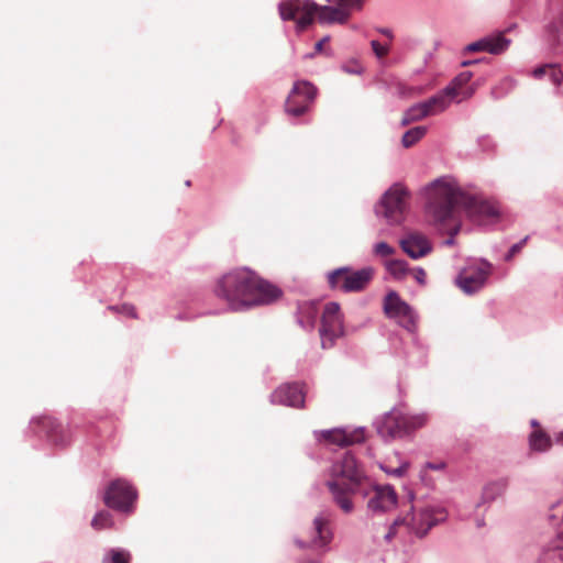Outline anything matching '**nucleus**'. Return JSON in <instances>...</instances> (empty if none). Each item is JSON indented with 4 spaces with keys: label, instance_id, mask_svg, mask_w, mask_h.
Returning <instances> with one entry per match:
<instances>
[{
    "label": "nucleus",
    "instance_id": "obj_1",
    "mask_svg": "<svg viewBox=\"0 0 563 563\" xmlns=\"http://www.w3.org/2000/svg\"><path fill=\"white\" fill-rule=\"evenodd\" d=\"M214 295L234 311L277 301L283 291L249 268H235L223 274L216 283Z\"/></svg>",
    "mask_w": 563,
    "mask_h": 563
},
{
    "label": "nucleus",
    "instance_id": "obj_2",
    "mask_svg": "<svg viewBox=\"0 0 563 563\" xmlns=\"http://www.w3.org/2000/svg\"><path fill=\"white\" fill-rule=\"evenodd\" d=\"M338 7L319 5L310 0H288L279 4V14L283 20H291L297 23L298 31L309 26L314 18L319 23L344 24L351 10H361L364 0H336Z\"/></svg>",
    "mask_w": 563,
    "mask_h": 563
},
{
    "label": "nucleus",
    "instance_id": "obj_3",
    "mask_svg": "<svg viewBox=\"0 0 563 563\" xmlns=\"http://www.w3.org/2000/svg\"><path fill=\"white\" fill-rule=\"evenodd\" d=\"M365 479L364 472L355 457L346 452L332 465L327 487L339 507L344 512H351L353 510L351 496L363 487Z\"/></svg>",
    "mask_w": 563,
    "mask_h": 563
},
{
    "label": "nucleus",
    "instance_id": "obj_4",
    "mask_svg": "<svg viewBox=\"0 0 563 563\" xmlns=\"http://www.w3.org/2000/svg\"><path fill=\"white\" fill-rule=\"evenodd\" d=\"M427 200L428 213L437 223L453 220L460 207H470L473 202L456 181L449 177L439 178L427 188Z\"/></svg>",
    "mask_w": 563,
    "mask_h": 563
},
{
    "label": "nucleus",
    "instance_id": "obj_5",
    "mask_svg": "<svg viewBox=\"0 0 563 563\" xmlns=\"http://www.w3.org/2000/svg\"><path fill=\"white\" fill-rule=\"evenodd\" d=\"M375 275L373 267H363L354 271L350 267H340L328 274V284L331 289L344 292H358L364 290Z\"/></svg>",
    "mask_w": 563,
    "mask_h": 563
},
{
    "label": "nucleus",
    "instance_id": "obj_6",
    "mask_svg": "<svg viewBox=\"0 0 563 563\" xmlns=\"http://www.w3.org/2000/svg\"><path fill=\"white\" fill-rule=\"evenodd\" d=\"M421 426L420 418L408 417L399 410H391L377 423V432L383 439L393 440L402 438Z\"/></svg>",
    "mask_w": 563,
    "mask_h": 563
},
{
    "label": "nucleus",
    "instance_id": "obj_7",
    "mask_svg": "<svg viewBox=\"0 0 563 563\" xmlns=\"http://www.w3.org/2000/svg\"><path fill=\"white\" fill-rule=\"evenodd\" d=\"M137 498L136 489L125 479L112 481L103 496L104 504L118 511L131 512Z\"/></svg>",
    "mask_w": 563,
    "mask_h": 563
},
{
    "label": "nucleus",
    "instance_id": "obj_8",
    "mask_svg": "<svg viewBox=\"0 0 563 563\" xmlns=\"http://www.w3.org/2000/svg\"><path fill=\"white\" fill-rule=\"evenodd\" d=\"M317 92L316 86L310 81H296L285 102L286 113L292 117L305 114L313 103Z\"/></svg>",
    "mask_w": 563,
    "mask_h": 563
},
{
    "label": "nucleus",
    "instance_id": "obj_9",
    "mask_svg": "<svg viewBox=\"0 0 563 563\" xmlns=\"http://www.w3.org/2000/svg\"><path fill=\"white\" fill-rule=\"evenodd\" d=\"M407 190L399 184L391 186L380 200L378 211L390 224H399L406 211Z\"/></svg>",
    "mask_w": 563,
    "mask_h": 563
},
{
    "label": "nucleus",
    "instance_id": "obj_10",
    "mask_svg": "<svg viewBox=\"0 0 563 563\" xmlns=\"http://www.w3.org/2000/svg\"><path fill=\"white\" fill-rule=\"evenodd\" d=\"M343 320L340 312V306L336 302H329L324 306L320 336L323 349H329L334 341L343 334Z\"/></svg>",
    "mask_w": 563,
    "mask_h": 563
},
{
    "label": "nucleus",
    "instance_id": "obj_11",
    "mask_svg": "<svg viewBox=\"0 0 563 563\" xmlns=\"http://www.w3.org/2000/svg\"><path fill=\"white\" fill-rule=\"evenodd\" d=\"M449 107L445 95H435L424 102L410 107L402 115L401 125H408L427 117L443 112Z\"/></svg>",
    "mask_w": 563,
    "mask_h": 563
},
{
    "label": "nucleus",
    "instance_id": "obj_12",
    "mask_svg": "<svg viewBox=\"0 0 563 563\" xmlns=\"http://www.w3.org/2000/svg\"><path fill=\"white\" fill-rule=\"evenodd\" d=\"M490 272L492 264L483 261L477 266L463 268L456 278V283L464 292L473 294L484 286Z\"/></svg>",
    "mask_w": 563,
    "mask_h": 563
},
{
    "label": "nucleus",
    "instance_id": "obj_13",
    "mask_svg": "<svg viewBox=\"0 0 563 563\" xmlns=\"http://www.w3.org/2000/svg\"><path fill=\"white\" fill-rule=\"evenodd\" d=\"M332 533L329 528V519L323 515L317 516L312 526L308 528L297 540L299 547L321 548L330 543Z\"/></svg>",
    "mask_w": 563,
    "mask_h": 563
},
{
    "label": "nucleus",
    "instance_id": "obj_14",
    "mask_svg": "<svg viewBox=\"0 0 563 563\" xmlns=\"http://www.w3.org/2000/svg\"><path fill=\"white\" fill-rule=\"evenodd\" d=\"M384 311L389 318L398 320L407 330H412L416 317L410 306L396 291H389L384 300Z\"/></svg>",
    "mask_w": 563,
    "mask_h": 563
},
{
    "label": "nucleus",
    "instance_id": "obj_15",
    "mask_svg": "<svg viewBox=\"0 0 563 563\" xmlns=\"http://www.w3.org/2000/svg\"><path fill=\"white\" fill-rule=\"evenodd\" d=\"M305 397L306 391L303 390V385L298 383H291L283 384L278 388H276L271 396V400L273 404L276 405H284L294 408H303Z\"/></svg>",
    "mask_w": 563,
    "mask_h": 563
},
{
    "label": "nucleus",
    "instance_id": "obj_16",
    "mask_svg": "<svg viewBox=\"0 0 563 563\" xmlns=\"http://www.w3.org/2000/svg\"><path fill=\"white\" fill-rule=\"evenodd\" d=\"M439 517H435L432 510L424 509L419 512V515L410 514L404 517L402 519L396 520L395 525H406L412 530L417 536L423 537L428 530L438 523V521L443 519V512H437Z\"/></svg>",
    "mask_w": 563,
    "mask_h": 563
},
{
    "label": "nucleus",
    "instance_id": "obj_17",
    "mask_svg": "<svg viewBox=\"0 0 563 563\" xmlns=\"http://www.w3.org/2000/svg\"><path fill=\"white\" fill-rule=\"evenodd\" d=\"M473 74L471 71H462L460 73L442 92L439 95H445L446 100L450 102L452 99H457V101H462L471 98L476 90L475 86H468Z\"/></svg>",
    "mask_w": 563,
    "mask_h": 563
},
{
    "label": "nucleus",
    "instance_id": "obj_18",
    "mask_svg": "<svg viewBox=\"0 0 563 563\" xmlns=\"http://www.w3.org/2000/svg\"><path fill=\"white\" fill-rule=\"evenodd\" d=\"M396 503L397 495L390 486H374L367 501V507L373 512H385L393 509Z\"/></svg>",
    "mask_w": 563,
    "mask_h": 563
},
{
    "label": "nucleus",
    "instance_id": "obj_19",
    "mask_svg": "<svg viewBox=\"0 0 563 563\" xmlns=\"http://www.w3.org/2000/svg\"><path fill=\"white\" fill-rule=\"evenodd\" d=\"M552 518L561 512L562 519L558 526L556 540L552 548L543 552L540 563H563V499L552 507Z\"/></svg>",
    "mask_w": 563,
    "mask_h": 563
},
{
    "label": "nucleus",
    "instance_id": "obj_20",
    "mask_svg": "<svg viewBox=\"0 0 563 563\" xmlns=\"http://www.w3.org/2000/svg\"><path fill=\"white\" fill-rule=\"evenodd\" d=\"M38 422L46 430L48 439L55 444L65 446L71 441L73 432L69 426H64L59 421L51 417H43Z\"/></svg>",
    "mask_w": 563,
    "mask_h": 563
},
{
    "label": "nucleus",
    "instance_id": "obj_21",
    "mask_svg": "<svg viewBox=\"0 0 563 563\" xmlns=\"http://www.w3.org/2000/svg\"><path fill=\"white\" fill-rule=\"evenodd\" d=\"M402 251L411 258H420L432 250L429 240L421 233L412 232L400 241Z\"/></svg>",
    "mask_w": 563,
    "mask_h": 563
},
{
    "label": "nucleus",
    "instance_id": "obj_22",
    "mask_svg": "<svg viewBox=\"0 0 563 563\" xmlns=\"http://www.w3.org/2000/svg\"><path fill=\"white\" fill-rule=\"evenodd\" d=\"M321 438L331 443L340 446H347L364 441V433L362 430H354L346 432L343 429L325 430L321 432Z\"/></svg>",
    "mask_w": 563,
    "mask_h": 563
},
{
    "label": "nucleus",
    "instance_id": "obj_23",
    "mask_svg": "<svg viewBox=\"0 0 563 563\" xmlns=\"http://www.w3.org/2000/svg\"><path fill=\"white\" fill-rule=\"evenodd\" d=\"M533 431L529 435V444L531 450L544 452L552 446L550 435L541 428L537 420H531Z\"/></svg>",
    "mask_w": 563,
    "mask_h": 563
},
{
    "label": "nucleus",
    "instance_id": "obj_24",
    "mask_svg": "<svg viewBox=\"0 0 563 563\" xmlns=\"http://www.w3.org/2000/svg\"><path fill=\"white\" fill-rule=\"evenodd\" d=\"M532 76L536 79H541L543 76H547L556 87L563 84V71L558 64L541 65L532 71Z\"/></svg>",
    "mask_w": 563,
    "mask_h": 563
},
{
    "label": "nucleus",
    "instance_id": "obj_25",
    "mask_svg": "<svg viewBox=\"0 0 563 563\" xmlns=\"http://www.w3.org/2000/svg\"><path fill=\"white\" fill-rule=\"evenodd\" d=\"M548 41L552 46L559 45L563 38V8L547 27Z\"/></svg>",
    "mask_w": 563,
    "mask_h": 563
},
{
    "label": "nucleus",
    "instance_id": "obj_26",
    "mask_svg": "<svg viewBox=\"0 0 563 563\" xmlns=\"http://www.w3.org/2000/svg\"><path fill=\"white\" fill-rule=\"evenodd\" d=\"M486 52L489 54L498 55L504 53L510 45V40L504 36V33L499 32L495 35L483 37Z\"/></svg>",
    "mask_w": 563,
    "mask_h": 563
},
{
    "label": "nucleus",
    "instance_id": "obj_27",
    "mask_svg": "<svg viewBox=\"0 0 563 563\" xmlns=\"http://www.w3.org/2000/svg\"><path fill=\"white\" fill-rule=\"evenodd\" d=\"M507 488V482L505 479H499L486 485L483 489V499L484 501H493L496 497L504 494Z\"/></svg>",
    "mask_w": 563,
    "mask_h": 563
},
{
    "label": "nucleus",
    "instance_id": "obj_28",
    "mask_svg": "<svg viewBox=\"0 0 563 563\" xmlns=\"http://www.w3.org/2000/svg\"><path fill=\"white\" fill-rule=\"evenodd\" d=\"M427 133L426 126H416L408 130L401 139L404 147L409 148L419 142Z\"/></svg>",
    "mask_w": 563,
    "mask_h": 563
},
{
    "label": "nucleus",
    "instance_id": "obj_29",
    "mask_svg": "<svg viewBox=\"0 0 563 563\" xmlns=\"http://www.w3.org/2000/svg\"><path fill=\"white\" fill-rule=\"evenodd\" d=\"M386 269L397 279L404 278L408 273L407 263L401 260H390L385 263Z\"/></svg>",
    "mask_w": 563,
    "mask_h": 563
},
{
    "label": "nucleus",
    "instance_id": "obj_30",
    "mask_svg": "<svg viewBox=\"0 0 563 563\" xmlns=\"http://www.w3.org/2000/svg\"><path fill=\"white\" fill-rule=\"evenodd\" d=\"M113 525L112 516L109 511H99L91 521V527L95 530H103L111 528Z\"/></svg>",
    "mask_w": 563,
    "mask_h": 563
},
{
    "label": "nucleus",
    "instance_id": "obj_31",
    "mask_svg": "<svg viewBox=\"0 0 563 563\" xmlns=\"http://www.w3.org/2000/svg\"><path fill=\"white\" fill-rule=\"evenodd\" d=\"M109 556L108 563H130L131 560L130 553L123 550H111Z\"/></svg>",
    "mask_w": 563,
    "mask_h": 563
},
{
    "label": "nucleus",
    "instance_id": "obj_32",
    "mask_svg": "<svg viewBox=\"0 0 563 563\" xmlns=\"http://www.w3.org/2000/svg\"><path fill=\"white\" fill-rule=\"evenodd\" d=\"M108 309L113 312L123 313L125 316H129L133 319L137 318V313L135 310V307L129 303H123L121 306H109Z\"/></svg>",
    "mask_w": 563,
    "mask_h": 563
},
{
    "label": "nucleus",
    "instance_id": "obj_33",
    "mask_svg": "<svg viewBox=\"0 0 563 563\" xmlns=\"http://www.w3.org/2000/svg\"><path fill=\"white\" fill-rule=\"evenodd\" d=\"M374 254L379 257H387L395 254V249L386 242H379L374 246Z\"/></svg>",
    "mask_w": 563,
    "mask_h": 563
},
{
    "label": "nucleus",
    "instance_id": "obj_34",
    "mask_svg": "<svg viewBox=\"0 0 563 563\" xmlns=\"http://www.w3.org/2000/svg\"><path fill=\"white\" fill-rule=\"evenodd\" d=\"M529 236H525L520 242L514 244L505 256V261L510 262L527 244Z\"/></svg>",
    "mask_w": 563,
    "mask_h": 563
},
{
    "label": "nucleus",
    "instance_id": "obj_35",
    "mask_svg": "<svg viewBox=\"0 0 563 563\" xmlns=\"http://www.w3.org/2000/svg\"><path fill=\"white\" fill-rule=\"evenodd\" d=\"M371 46L378 58H384L389 53V46L383 45L378 41H372Z\"/></svg>",
    "mask_w": 563,
    "mask_h": 563
},
{
    "label": "nucleus",
    "instance_id": "obj_36",
    "mask_svg": "<svg viewBox=\"0 0 563 563\" xmlns=\"http://www.w3.org/2000/svg\"><path fill=\"white\" fill-rule=\"evenodd\" d=\"M487 43L484 42L483 38L476 41V42H473L471 44H468L466 47H465V52L467 53H477V52H486V45Z\"/></svg>",
    "mask_w": 563,
    "mask_h": 563
},
{
    "label": "nucleus",
    "instance_id": "obj_37",
    "mask_svg": "<svg viewBox=\"0 0 563 563\" xmlns=\"http://www.w3.org/2000/svg\"><path fill=\"white\" fill-rule=\"evenodd\" d=\"M479 211L489 216V217H495L497 216V210L494 206L489 205V203H486V202H482L478 207Z\"/></svg>",
    "mask_w": 563,
    "mask_h": 563
},
{
    "label": "nucleus",
    "instance_id": "obj_38",
    "mask_svg": "<svg viewBox=\"0 0 563 563\" xmlns=\"http://www.w3.org/2000/svg\"><path fill=\"white\" fill-rule=\"evenodd\" d=\"M413 277L420 284V285H424L426 284V277H427V274L426 272L422 269V268H416L413 272Z\"/></svg>",
    "mask_w": 563,
    "mask_h": 563
},
{
    "label": "nucleus",
    "instance_id": "obj_39",
    "mask_svg": "<svg viewBox=\"0 0 563 563\" xmlns=\"http://www.w3.org/2000/svg\"><path fill=\"white\" fill-rule=\"evenodd\" d=\"M459 231H460V225H459V224H455V225L450 230V235H451V236H450V239H449V240H446V242H445L448 245H452V244L454 243V239H453V238H454V235H456V234L459 233Z\"/></svg>",
    "mask_w": 563,
    "mask_h": 563
},
{
    "label": "nucleus",
    "instance_id": "obj_40",
    "mask_svg": "<svg viewBox=\"0 0 563 563\" xmlns=\"http://www.w3.org/2000/svg\"><path fill=\"white\" fill-rule=\"evenodd\" d=\"M329 41V37H323L319 42L316 43L314 49L317 53L322 52L323 45Z\"/></svg>",
    "mask_w": 563,
    "mask_h": 563
},
{
    "label": "nucleus",
    "instance_id": "obj_41",
    "mask_svg": "<svg viewBox=\"0 0 563 563\" xmlns=\"http://www.w3.org/2000/svg\"><path fill=\"white\" fill-rule=\"evenodd\" d=\"M406 471H407V464H404L400 467H397V468L390 471V473L394 475H397V476H401L405 474Z\"/></svg>",
    "mask_w": 563,
    "mask_h": 563
},
{
    "label": "nucleus",
    "instance_id": "obj_42",
    "mask_svg": "<svg viewBox=\"0 0 563 563\" xmlns=\"http://www.w3.org/2000/svg\"><path fill=\"white\" fill-rule=\"evenodd\" d=\"M344 69L347 71V73H361V66H358L357 64H355L353 67L351 68H347L346 66L344 67Z\"/></svg>",
    "mask_w": 563,
    "mask_h": 563
},
{
    "label": "nucleus",
    "instance_id": "obj_43",
    "mask_svg": "<svg viewBox=\"0 0 563 563\" xmlns=\"http://www.w3.org/2000/svg\"><path fill=\"white\" fill-rule=\"evenodd\" d=\"M379 32H380L382 34L386 35L388 38H390V40L393 38V33H391V31H390V30H388V29H382V30H379Z\"/></svg>",
    "mask_w": 563,
    "mask_h": 563
},
{
    "label": "nucleus",
    "instance_id": "obj_44",
    "mask_svg": "<svg viewBox=\"0 0 563 563\" xmlns=\"http://www.w3.org/2000/svg\"><path fill=\"white\" fill-rule=\"evenodd\" d=\"M555 440H556V442H559V443H563V431L559 432V433L555 435Z\"/></svg>",
    "mask_w": 563,
    "mask_h": 563
},
{
    "label": "nucleus",
    "instance_id": "obj_45",
    "mask_svg": "<svg viewBox=\"0 0 563 563\" xmlns=\"http://www.w3.org/2000/svg\"><path fill=\"white\" fill-rule=\"evenodd\" d=\"M428 467L432 468V470H440L443 467V464L441 465H435V464H432V463H429L428 464Z\"/></svg>",
    "mask_w": 563,
    "mask_h": 563
},
{
    "label": "nucleus",
    "instance_id": "obj_46",
    "mask_svg": "<svg viewBox=\"0 0 563 563\" xmlns=\"http://www.w3.org/2000/svg\"><path fill=\"white\" fill-rule=\"evenodd\" d=\"M474 63H476V62L475 60L474 62H464L463 65L467 66V65H471V64H474Z\"/></svg>",
    "mask_w": 563,
    "mask_h": 563
}]
</instances>
